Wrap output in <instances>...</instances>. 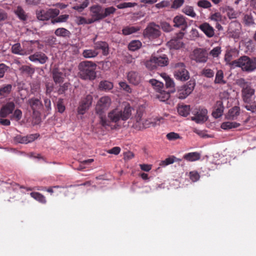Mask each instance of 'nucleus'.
<instances>
[{"label":"nucleus","mask_w":256,"mask_h":256,"mask_svg":"<svg viewBox=\"0 0 256 256\" xmlns=\"http://www.w3.org/2000/svg\"><path fill=\"white\" fill-rule=\"evenodd\" d=\"M111 103L110 98L108 96H104L98 100L96 106V113L100 116V124L104 128L110 126V122L103 116V114L108 110Z\"/></svg>","instance_id":"nucleus-1"},{"label":"nucleus","mask_w":256,"mask_h":256,"mask_svg":"<svg viewBox=\"0 0 256 256\" xmlns=\"http://www.w3.org/2000/svg\"><path fill=\"white\" fill-rule=\"evenodd\" d=\"M131 112L132 108L129 104L126 105L124 110L116 108L110 110L108 115V120L110 122V126H108L105 128L107 129L108 128L111 129L114 128L111 122L116 123L120 120H126L131 116Z\"/></svg>","instance_id":"nucleus-2"},{"label":"nucleus","mask_w":256,"mask_h":256,"mask_svg":"<svg viewBox=\"0 0 256 256\" xmlns=\"http://www.w3.org/2000/svg\"><path fill=\"white\" fill-rule=\"evenodd\" d=\"M96 65L90 61H84L80 63L78 69L80 77L84 80H93L96 77Z\"/></svg>","instance_id":"nucleus-3"},{"label":"nucleus","mask_w":256,"mask_h":256,"mask_svg":"<svg viewBox=\"0 0 256 256\" xmlns=\"http://www.w3.org/2000/svg\"><path fill=\"white\" fill-rule=\"evenodd\" d=\"M234 64L240 68L243 72H252L256 70V57L243 56L234 60Z\"/></svg>","instance_id":"nucleus-4"},{"label":"nucleus","mask_w":256,"mask_h":256,"mask_svg":"<svg viewBox=\"0 0 256 256\" xmlns=\"http://www.w3.org/2000/svg\"><path fill=\"white\" fill-rule=\"evenodd\" d=\"M168 64V58L164 54L160 56H152L150 60L146 62V66L148 68L153 70L157 66H164Z\"/></svg>","instance_id":"nucleus-5"},{"label":"nucleus","mask_w":256,"mask_h":256,"mask_svg":"<svg viewBox=\"0 0 256 256\" xmlns=\"http://www.w3.org/2000/svg\"><path fill=\"white\" fill-rule=\"evenodd\" d=\"M60 10L57 8H49L48 10H36V18L39 20H48L51 18H54L60 14Z\"/></svg>","instance_id":"nucleus-6"},{"label":"nucleus","mask_w":256,"mask_h":256,"mask_svg":"<svg viewBox=\"0 0 256 256\" xmlns=\"http://www.w3.org/2000/svg\"><path fill=\"white\" fill-rule=\"evenodd\" d=\"M174 73L175 78L180 81H186L190 78L189 72L182 62H178L174 64Z\"/></svg>","instance_id":"nucleus-7"},{"label":"nucleus","mask_w":256,"mask_h":256,"mask_svg":"<svg viewBox=\"0 0 256 256\" xmlns=\"http://www.w3.org/2000/svg\"><path fill=\"white\" fill-rule=\"evenodd\" d=\"M196 86L195 80H190L186 84L182 86L178 91L177 96L180 99H184L189 96Z\"/></svg>","instance_id":"nucleus-8"},{"label":"nucleus","mask_w":256,"mask_h":256,"mask_svg":"<svg viewBox=\"0 0 256 256\" xmlns=\"http://www.w3.org/2000/svg\"><path fill=\"white\" fill-rule=\"evenodd\" d=\"M160 34V26L154 22L150 23L144 31V36L150 39L157 38Z\"/></svg>","instance_id":"nucleus-9"},{"label":"nucleus","mask_w":256,"mask_h":256,"mask_svg":"<svg viewBox=\"0 0 256 256\" xmlns=\"http://www.w3.org/2000/svg\"><path fill=\"white\" fill-rule=\"evenodd\" d=\"M241 24L237 21L232 22L228 30V34L230 37L234 39H238L240 38L241 34Z\"/></svg>","instance_id":"nucleus-10"},{"label":"nucleus","mask_w":256,"mask_h":256,"mask_svg":"<svg viewBox=\"0 0 256 256\" xmlns=\"http://www.w3.org/2000/svg\"><path fill=\"white\" fill-rule=\"evenodd\" d=\"M242 83L240 86L242 88V94L243 100L245 102L248 103L250 100L251 97L254 94L255 90L252 88L244 79L240 80Z\"/></svg>","instance_id":"nucleus-11"},{"label":"nucleus","mask_w":256,"mask_h":256,"mask_svg":"<svg viewBox=\"0 0 256 256\" xmlns=\"http://www.w3.org/2000/svg\"><path fill=\"white\" fill-rule=\"evenodd\" d=\"M192 58L197 62L204 63L208 59V52L204 48H196L193 51Z\"/></svg>","instance_id":"nucleus-12"},{"label":"nucleus","mask_w":256,"mask_h":256,"mask_svg":"<svg viewBox=\"0 0 256 256\" xmlns=\"http://www.w3.org/2000/svg\"><path fill=\"white\" fill-rule=\"evenodd\" d=\"M93 100L92 95L88 94L82 99L78 108V112L80 114H84L91 106Z\"/></svg>","instance_id":"nucleus-13"},{"label":"nucleus","mask_w":256,"mask_h":256,"mask_svg":"<svg viewBox=\"0 0 256 256\" xmlns=\"http://www.w3.org/2000/svg\"><path fill=\"white\" fill-rule=\"evenodd\" d=\"M90 10L94 20L90 21L89 23L104 19V8L98 4L94 5L90 7Z\"/></svg>","instance_id":"nucleus-14"},{"label":"nucleus","mask_w":256,"mask_h":256,"mask_svg":"<svg viewBox=\"0 0 256 256\" xmlns=\"http://www.w3.org/2000/svg\"><path fill=\"white\" fill-rule=\"evenodd\" d=\"M15 104L14 102H8L4 104L0 109V117L6 118L10 114H12L14 108Z\"/></svg>","instance_id":"nucleus-15"},{"label":"nucleus","mask_w":256,"mask_h":256,"mask_svg":"<svg viewBox=\"0 0 256 256\" xmlns=\"http://www.w3.org/2000/svg\"><path fill=\"white\" fill-rule=\"evenodd\" d=\"M142 113L141 112H137L135 116L136 122L134 124V128L137 130H141L148 126L147 120L142 118Z\"/></svg>","instance_id":"nucleus-16"},{"label":"nucleus","mask_w":256,"mask_h":256,"mask_svg":"<svg viewBox=\"0 0 256 256\" xmlns=\"http://www.w3.org/2000/svg\"><path fill=\"white\" fill-rule=\"evenodd\" d=\"M96 38V36L93 38L92 42L94 43V48L96 51L101 50L102 54L104 56H107L109 54V47L108 44L106 42L98 41L95 42Z\"/></svg>","instance_id":"nucleus-17"},{"label":"nucleus","mask_w":256,"mask_h":256,"mask_svg":"<svg viewBox=\"0 0 256 256\" xmlns=\"http://www.w3.org/2000/svg\"><path fill=\"white\" fill-rule=\"evenodd\" d=\"M28 59L32 62H38L40 64H45L48 60V57L42 52H36L30 55Z\"/></svg>","instance_id":"nucleus-18"},{"label":"nucleus","mask_w":256,"mask_h":256,"mask_svg":"<svg viewBox=\"0 0 256 256\" xmlns=\"http://www.w3.org/2000/svg\"><path fill=\"white\" fill-rule=\"evenodd\" d=\"M198 28L208 38H211L214 36L215 30L209 23L206 22H203L198 26Z\"/></svg>","instance_id":"nucleus-19"},{"label":"nucleus","mask_w":256,"mask_h":256,"mask_svg":"<svg viewBox=\"0 0 256 256\" xmlns=\"http://www.w3.org/2000/svg\"><path fill=\"white\" fill-rule=\"evenodd\" d=\"M174 26L180 28L181 30L184 31L188 27V24L184 16L182 15L176 16L173 20Z\"/></svg>","instance_id":"nucleus-20"},{"label":"nucleus","mask_w":256,"mask_h":256,"mask_svg":"<svg viewBox=\"0 0 256 256\" xmlns=\"http://www.w3.org/2000/svg\"><path fill=\"white\" fill-rule=\"evenodd\" d=\"M127 78L130 84L136 86L138 85L142 80V76L140 74L137 72L133 70L128 73Z\"/></svg>","instance_id":"nucleus-21"},{"label":"nucleus","mask_w":256,"mask_h":256,"mask_svg":"<svg viewBox=\"0 0 256 256\" xmlns=\"http://www.w3.org/2000/svg\"><path fill=\"white\" fill-rule=\"evenodd\" d=\"M208 111L206 109L203 108L197 112L194 116L192 117V120L196 123H202L207 120Z\"/></svg>","instance_id":"nucleus-22"},{"label":"nucleus","mask_w":256,"mask_h":256,"mask_svg":"<svg viewBox=\"0 0 256 256\" xmlns=\"http://www.w3.org/2000/svg\"><path fill=\"white\" fill-rule=\"evenodd\" d=\"M52 74L56 84H60L63 82L64 74L58 68H54L52 70Z\"/></svg>","instance_id":"nucleus-23"},{"label":"nucleus","mask_w":256,"mask_h":256,"mask_svg":"<svg viewBox=\"0 0 256 256\" xmlns=\"http://www.w3.org/2000/svg\"><path fill=\"white\" fill-rule=\"evenodd\" d=\"M12 53L21 56L30 54L32 52V50H26L22 49L20 43H16L12 46L11 48Z\"/></svg>","instance_id":"nucleus-24"},{"label":"nucleus","mask_w":256,"mask_h":256,"mask_svg":"<svg viewBox=\"0 0 256 256\" xmlns=\"http://www.w3.org/2000/svg\"><path fill=\"white\" fill-rule=\"evenodd\" d=\"M28 104L33 110L34 112L41 108L42 106V103L40 99L36 98H30L28 101Z\"/></svg>","instance_id":"nucleus-25"},{"label":"nucleus","mask_w":256,"mask_h":256,"mask_svg":"<svg viewBox=\"0 0 256 256\" xmlns=\"http://www.w3.org/2000/svg\"><path fill=\"white\" fill-rule=\"evenodd\" d=\"M14 14L22 22L26 21L28 19V15L21 6H18L14 10Z\"/></svg>","instance_id":"nucleus-26"},{"label":"nucleus","mask_w":256,"mask_h":256,"mask_svg":"<svg viewBox=\"0 0 256 256\" xmlns=\"http://www.w3.org/2000/svg\"><path fill=\"white\" fill-rule=\"evenodd\" d=\"M223 112L224 106L222 102L220 100L218 101L212 115L215 118H218L222 116Z\"/></svg>","instance_id":"nucleus-27"},{"label":"nucleus","mask_w":256,"mask_h":256,"mask_svg":"<svg viewBox=\"0 0 256 256\" xmlns=\"http://www.w3.org/2000/svg\"><path fill=\"white\" fill-rule=\"evenodd\" d=\"M183 158L188 162H194L200 158V154L198 152H192L186 154Z\"/></svg>","instance_id":"nucleus-28"},{"label":"nucleus","mask_w":256,"mask_h":256,"mask_svg":"<svg viewBox=\"0 0 256 256\" xmlns=\"http://www.w3.org/2000/svg\"><path fill=\"white\" fill-rule=\"evenodd\" d=\"M54 34L57 36L64 38H70L71 35L70 32L64 28H59L56 29L54 32Z\"/></svg>","instance_id":"nucleus-29"},{"label":"nucleus","mask_w":256,"mask_h":256,"mask_svg":"<svg viewBox=\"0 0 256 256\" xmlns=\"http://www.w3.org/2000/svg\"><path fill=\"white\" fill-rule=\"evenodd\" d=\"M242 44L245 46L246 52H252L255 48V45L253 40L251 39H246L241 42Z\"/></svg>","instance_id":"nucleus-30"},{"label":"nucleus","mask_w":256,"mask_h":256,"mask_svg":"<svg viewBox=\"0 0 256 256\" xmlns=\"http://www.w3.org/2000/svg\"><path fill=\"white\" fill-rule=\"evenodd\" d=\"M178 114L183 116H186L190 112V107L188 105L179 104L177 108Z\"/></svg>","instance_id":"nucleus-31"},{"label":"nucleus","mask_w":256,"mask_h":256,"mask_svg":"<svg viewBox=\"0 0 256 256\" xmlns=\"http://www.w3.org/2000/svg\"><path fill=\"white\" fill-rule=\"evenodd\" d=\"M12 90V85L10 84H4L0 87V96L6 97Z\"/></svg>","instance_id":"nucleus-32"},{"label":"nucleus","mask_w":256,"mask_h":256,"mask_svg":"<svg viewBox=\"0 0 256 256\" xmlns=\"http://www.w3.org/2000/svg\"><path fill=\"white\" fill-rule=\"evenodd\" d=\"M19 70L21 74L31 76L35 72L34 68L31 66L24 65L20 66Z\"/></svg>","instance_id":"nucleus-33"},{"label":"nucleus","mask_w":256,"mask_h":256,"mask_svg":"<svg viewBox=\"0 0 256 256\" xmlns=\"http://www.w3.org/2000/svg\"><path fill=\"white\" fill-rule=\"evenodd\" d=\"M114 87L113 84L108 80H102L100 82L99 89L100 90L108 91Z\"/></svg>","instance_id":"nucleus-34"},{"label":"nucleus","mask_w":256,"mask_h":256,"mask_svg":"<svg viewBox=\"0 0 256 256\" xmlns=\"http://www.w3.org/2000/svg\"><path fill=\"white\" fill-rule=\"evenodd\" d=\"M240 108L238 106H235L230 108L228 113V118L230 120H235L240 114Z\"/></svg>","instance_id":"nucleus-35"},{"label":"nucleus","mask_w":256,"mask_h":256,"mask_svg":"<svg viewBox=\"0 0 256 256\" xmlns=\"http://www.w3.org/2000/svg\"><path fill=\"white\" fill-rule=\"evenodd\" d=\"M240 125V123L236 122H226L222 124L221 128L225 130H228L238 128Z\"/></svg>","instance_id":"nucleus-36"},{"label":"nucleus","mask_w":256,"mask_h":256,"mask_svg":"<svg viewBox=\"0 0 256 256\" xmlns=\"http://www.w3.org/2000/svg\"><path fill=\"white\" fill-rule=\"evenodd\" d=\"M30 196L38 202L45 204L46 202V197L40 193L38 192H32Z\"/></svg>","instance_id":"nucleus-37"},{"label":"nucleus","mask_w":256,"mask_h":256,"mask_svg":"<svg viewBox=\"0 0 256 256\" xmlns=\"http://www.w3.org/2000/svg\"><path fill=\"white\" fill-rule=\"evenodd\" d=\"M140 30L139 27L127 26L124 27L122 30V34L124 36L130 35L135 33Z\"/></svg>","instance_id":"nucleus-38"},{"label":"nucleus","mask_w":256,"mask_h":256,"mask_svg":"<svg viewBox=\"0 0 256 256\" xmlns=\"http://www.w3.org/2000/svg\"><path fill=\"white\" fill-rule=\"evenodd\" d=\"M224 72L221 70H218L216 74V78L214 81L216 84H225L226 81L224 80Z\"/></svg>","instance_id":"nucleus-39"},{"label":"nucleus","mask_w":256,"mask_h":256,"mask_svg":"<svg viewBox=\"0 0 256 256\" xmlns=\"http://www.w3.org/2000/svg\"><path fill=\"white\" fill-rule=\"evenodd\" d=\"M90 0H84L82 4H76L75 6L72 7V8L74 10H77L78 12H82L84 10L87 8L90 4Z\"/></svg>","instance_id":"nucleus-40"},{"label":"nucleus","mask_w":256,"mask_h":256,"mask_svg":"<svg viewBox=\"0 0 256 256\" xmlns=\"http://www.w3.org/2000/svg\"><path fill=\"white\" fill-rule=\"evenodd\" d=\"M69 18L68 14H62L60 16H57L51 20V23L55 24L56 23H62L66 22Z\"/></svg>","instance_id":"nucleus-41"},{"label":"nucleus","mask_w":256,"mask_h":256,"mask_svg":"<svg viewBox=\"0 0 256 256\" xmlns=\"http://www.w3.org/2000/svg\"><path fill=\"white\" fill-rule=\"evenodd\" d=\"M98 52L94 50H85L82 52V56L85 58H92L98 54Z\"/></svg>","instance_id":"nucleus-42"},{"label":"nucleus","mask_w":256,"mask_h":256,"mask_svg":"<svg viewBox=\"0 0 256 256\" xmlns=\"http://www.w3.org/2000/svg\"><path fill=\"white\" fill-rule=\"evenodd\" d=\"M142 46V42L138 40L132 41L128 44L129 50L135 51L139 49Z\"/></svg>","instance_id":"nucleus-43"},{"label":"nucleus","mask_w":256,"mask_h":256,"mask_svg":"<svg viewBox=\"0 0 256 256\" xmlns=\"http://www.w3.org/2000/svg\"><path fill=\"white\" fill-rule=\"evenodd\" d=\"M182 12L192 18H195L196 14L192 6H184L182 10Z\"/></svg>","instance_id":"nucleus-44"},{"label":"nucleus","mask_w":256,"mask_h":256,"mask_svg":"<svg viewBox=\"0 0 256 256\" xmlns=\"http://www.w3.org/2000/svg\"><path fill=\"white\" fill-rule=\"evenodd\" d=\"M174 162H177V158L174 156H172L166 158L164 160L161 161L160 164V166H165L168 164H173Z\"/></svg>","instance_id":"nucleus-45"},{"label":"nucleus","mask_w":256,"mask_h":256,"mask_svg":"<svg viewBox=\"0 0 256 256\" xmlns=\"http://www.w3.org/2000/svg\"><path fill=\"white\" fill-rule=\"evenodd\" d=\"M150 83L158 91H161L163 88L164 84L162 82H160L155 79H152L150 80Z\"/></svg>","instance_id":"nucleus-46"},{"label":"nucleus","mask_w":256,"mask_h":256,"mask_svg":"<svg viewBox=\"0 0 256 256\" xmlns=\"http://www.w3.org/2000/svg\"><path fill=\"white\" fill-rule=\"evenodd\" d=\"M244 22L247 26H250L254 24L253 17L251 14H245L244 17Z\"/></svg>","instance_id":"nucleus-47"},{"label":"nucleus","mask_w":256,"mask_h":256,"mask_svg":"<svg viewBox=\"0 0 256 256\" xmlns=\"http://www.w3.org/2000/svg\"><path fill=\"white\" fill-rule=\"evenodd\" d=\"M202 74L206 78H212L214 77V72L210 68H204L202 71Z\"/></svg>","instance_id":"nucleus-48"},{"label":"nucleus","mask_w":256,"mask_h":256,"mask_svg":"<svg viewBox=\"0 0 256 256\" xmlns=\"http://www.w3.org/2000/svg\"><path fill=\"white\" fill-rule=\"evenodd\" d=\"M198 7L203 8H208L212 6L211 3L207 0H200L197 3Z\"/></svg>","instance_id":"nucleus-49"},{"label":"nucleus","mask_w":256,"mask_h":256,"mask_svg":"<svg viewBox=\"0 0 256 256\" xmlns=\"http://www.w3.org/2000/svg\"><path fill=\"white\" fill-rule=\"evenodd\" d=\"M116 11V8L113 6L108 7L104 8V18L110 16V15L114 14Z\"/></svg>","instance_id":"nucleus-50"},{"label":"nucleus","mask_w":256,"mask_h":256,"mask_svg":"<svg viewBox=\"0 0 256 256\" xmlns=\"http://www.w3.org/2000/svg\"><path fill=\"white\" fill-rule=\"evenodd\" d=\"M22 113L20 110L16 109L14 114L11 116L10 118L14 119L16 121H19L22 118Z\"/></svg>","instance_id":"nucleus-51"},{"label":"nucleus","mask_w":256,"mask_h":256,"mask_svg":"<svg viewBox=\"0 0 256 256\" xmlns=\"http://www.w3.org/2000/svg\"><path fill=\"white\" fill-rule=\"evenodd\" d=\"M56 108L58 109V112L62 114L64 112V111L66 110V107L64 102V100L62 98L58 99L57 104H56Z\"/></svg>","instance_id":"nucleus-52"},{"label":"nucleus","mask_w":256,"mask_h":256,"mask_svg":"<svg viewBox=\"0 0 256 256\" xmlns=\"http://www.w3.org/2000/svg\"><path fill=\"white\" fill-rule=\"evenodd\" d=\"M165 82H166V86L167 88H174V82L171 78H170L168 76H165L164 77Z\"/></svg>","instance_id":"nucleus-53"},{"label":"nucleus","mask_w":256,"mask_h":256,"mask_svg":"<svg viewBox=\"0 0 256 256\" xmlns=\"http://www.w3.org/2000/svg\"><path fill=\"white\" fill-rule=\"evenodd\" d=\"M210 19L216 22H220L222 20V16L219 12H216L210 14Z\"/></svg>","instance_id":"nucleus-54"},{"label":"nucleus","mask_w":256,"mask_h":256,"mask_svg":"<svg viewBox=\"0 0 256 256\" xmlns=\"http://www.w3.org/2000/svg\"><path fill=\"white\" fill-rule=\"evenodd\" d=\"M157 97L160 101L165 102L168 100L170 97V94L169 92H160L159 94H158Z\"/></svg>","instance_id":"nucleus-55"},{"label":"nucleus","mask_w":256,"mask_h":256,"mask_svg":"<svg viewBox=\"0 0 256 256\" xmlns=\"http://www.w3.org/2000/svg\"><path fill=\"white\" fill-rule=\"evenodd\" d=\"M166 138L169 140H175L181 138L180 134L174 132H170L168 133L166 136Z\"/></svg>","instance_id":"nucleus-56"},{"label":"nucleus","mask_w":256,"mask_h":256,"mask_svg":"<svg viewBox=\"0 0 256 256\" xmlns=\"http://www.w3.org/2000/svg\"><path fill=\"white\" fill-rule=\"evenodd\" d=\"M40 136L38 134H30L26 136V144L34 142Z\"/></svg>","instance_id":"nucleus-57"},{"label":"nucleus","mask_w":256,"mask_h":256,"mask_svg":"<svg viewBox=\"0 0 256 256\" xmlns=\"http://www.w3.org/2000/svg\"><path fill=\"white\" fill-rule=\"evenodd\" d=\"M221 53V48L220 46H216L210 52V54L214 58L218 57Z\"/></svg>","instance_id":"nucleus-58"},{"label":"nucleus","mask_w":256,"mask_h":256,"mask_svg":"<svg viewBox=\"0 0 256 256\" xmlns=\"http://www.w3.org/2000/svg\"><path fill=\"white\" fill-rule=\"evenodd\" d=\"M15 142L22 144H26V136H22L20 134L16 135L14 138Z\"/></svg>","instance_id":"nucleus-59"},{"label":"nucleus","mask_w":256,"mask_h":256,"mask_svg":"<svg viewBox=\"0 0 256 256\" xmlns=\"http://www.w3.org/2000/svg\"><path fill=\"white\" fill-rule=\"evenodd\" d=\"M119 86L124 90L129 93L132 92V90L130 86L126 82H119Z\"/></svg>","instance_id":"nucleus-60"},{"label":"nucleus","mask_w":256,"mask_h":256,"mask_svg":"<svg viewBox=\"0 0 256 256\" xmlns=\"http://www.w3.org/2000/svg\"><path fill=\"white\" fill-rule=\"evenodd\" d=\"M136 4L135 3L132 2H123L120 4L116 6V7L119 9H122L127 8H131Z\"/></svg>","instance_id":"nucleus-61"},{"label":"nucleus","mask_w":256,"mask_h":256,"mask_svg":"<svg viewBox=\"0 0 256 256\" xmlns=\"http://www.w3.org/2000/svg\"><path fill=\"white\" fill-rule=\"evenodd\" d=\"M184 3V0H174L172 2V4L171 8L177 9L180 8Z\"/></svg>","instance_id":"nucleus-62"},{"label":"nucleus","mask_w":256,"mask_h":256,"mask_svg":"<svg viewBox=\"0 0 256 256\" xmlns=\"http://www.w3.org/2000/svg\"><path fill=\"white\" fill-rule=\"evenodd\" d=\"M9 67L4 64H0V78L4 76L6 72L8 70Z\"/></svg>","instance_id":"nucleus-63"},{"label":"nucleus","mask_w":256,"mask_h":256,"mask_svg":"<svg viewBox=\"0 0 256 256\" xmlns=\"http://www.w3.org/2000/svg\"><path fill=\"white\" fill-rule=\"evenodd\" d=\"M46 42L48 45L52 46L57 44V39L54 36H50L48 38Z\"/></svg>","instance_id":"nucleus-64"}]
</instances>
